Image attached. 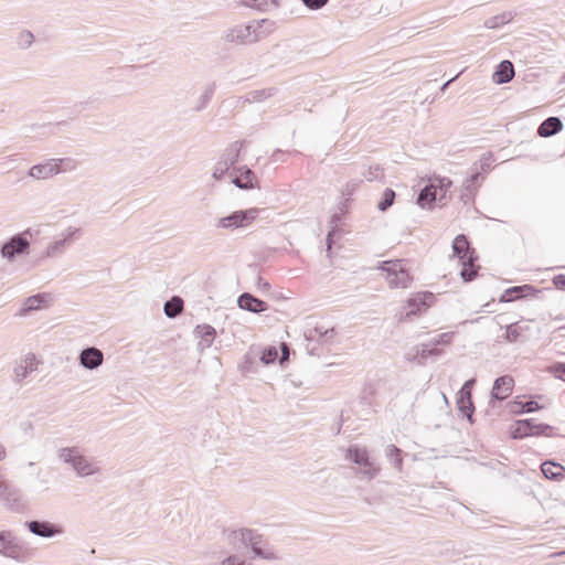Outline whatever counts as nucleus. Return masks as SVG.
<instances>
[{
    "label": "nucleus",
    "instance_id": "bb28decb",
    "mask_svg": "<svg viewBox=\"0 0 565 565\" xmlns=\"http://www.w3.org/2000/svg\"><path fill=\"white\" fill-rule=\"evenodd\" d=\"M431 183L426 185L419 193L417 203L422 207H430L431 203L438 201L437 190Z\"/></svg>",
    "mask_w": 565,
    "mask_h": 565
},
{
    "label": "nucleus",
    "instance_id": "f8f14e48",
    "mask_svg": "<svg viewBox=\"0 0 565 565\" xmlns=\"http://www.w3.org/2000/svg\"><path fill=\"white\" fill-rule=\"evenodd\" d=\"M552 427L545 424H535L532 419L516 420L511 427V436L513 438H523L532 435L544 434L548 436Z\"/></svg>",
    "mask_w": 565,
    "mask_h": 565
},
{
    "label": "nucleus",
    "instance_id": "603ef678",
    "mask_svg": "<svg viewBox=\"0 0 565 565\" xmlns=\"http://www.w3.org/2000/svg\"><path fill=\"white\" fill-rule=\"evenodd\" d=\"M479 178V172L476 171L475 173H472L466 181H465V186L467 190L470 191V188L477 182Z\"/></svg>",
    "mask_w": 565,
    "mask_h": 565
},
{
    "label": "nucleus",
    "instance_id": "5701e85b",
    "mask_svg": "<svg viewBox=\"0 0 565 565\" xmlns=\"http://www.w3.org/2000/svg\"><path fill=\"white\" fill-rule=\"evenodd\" d=\"M194 332L200 339L198 345L201 350L210 348L216 334L215 329L210 324L198 326Z\"/></svg>",
    "mask_w": 565,
    "mask_h": 565
},
{
    "label": "nucleus",
    "instance_id": "6e6d98bb",
    "mask_svg": "<svg viewBox=\"0 0 565 565\" xmlns=\"http://www.w3.org/2000/svg\"><path fill=\"white\" fill-rule=\"evenodd\" d=\"M7 451L2 444H0V461H2L6 458Z\"/></svg>",
    "mask_w": 565,
    "mask_h": 565
},
{
    "label": "nucleus",
    "instance_id": "c756f323",
    "mask_svg": "<svg viewBox=\"0 0 565 565\" xmlns=\"http://www.w3.org/2000/svg\"><path fill=\"white\" fill-rule=\"evenodd\" d=\"M164 315L168 318H175L183 310V300L180 297H172L164 303Z\"/></svg>",
    "mask_w": 565,
    "mask_h": 565
},
{
    "label": "nucleus",
    "instance_id": "c85d7f7f",
    "mask_svg": "<svg viewBox=\"0 0 565 565\" xmlns=\"http://www.w3.org/2000/svg\"><path fill=\"white\" fill-rule=\"evenodd\" d=\"M385 457L391 461L393 468L398 472L403 469V458L401 456V449L394 445H388L384 450Z\"/></svg>",
    "mask_w": 565,
    "mask_h": 565
},
{
    "label": "nucleus",
    "instance_id": "c03bdc74",
    "mask_svg": "<svg viewBox=\"0 0 565 565\" xmlns=\"http://www.w3.org/2000/svg\"><path fill=\"white\" fill-rule=\"evenodd\" d=\"M364 178L367 180V181H373V180H377L380 178L383 177V170L380 168V166H373V167H370L365 172H364Z\"/></svg>",
    "mask_w": 565,
    "mask_h": 565
},
{
    "label": "nucleus",
    "instance_id": "864d4df0",
    "mask_svg": "<svg viewBox=\"0 0 565 565\" xmlns=\"http://www.w3.org/2000/svg\"><path fill=\"white\" fill-rule=\"evenodd\" d=\"M553 282L558 288L565 287V275L555 276Z\"/></svg>",
    "mask_w": 565,
    "mask_h": 565
},
{
    "label": "nucleus",
    "instance_id": "7c9ffc66",
    "mask_svg": "<svg viewBox=\"0 0 565 565\" xmlns=\"http://www.w3.org/2000/svg\"><path fill=\"white\" fill-rule=\"evenodd\" d=\"M47 301H49L47 295L43 294V295L31 296L24 301L23 312L39 310V309L45 307Z\"/></svg>",
    "mask_w": 565,
    "mask_h": 565
},
{
    "label": "nucleus",
    "instance_id": "72a5a7b5",
    "mask_svg": "<svg viewBox=\"0 0 565 565\" xmlns=\"http://www.w3.org/2000/svg\"><path fill=\"white\" fill-rule=\"evenodd\" d=\"M542 408V406L539 405L537 402L535 401H529V402H519V401H514L512 404H511V411L513 413H531V412H534V411H537Z\"/></svg>",
    "mask_w": 565,
    "mask_h": 565
},
{
    "label": "nucleus",
    "instance_id": "aec40b11",
    "mask_svg": "<svg viewBox=\"0 0 565 565\" xmlns=\"http://www.w3.org/2000/svg\"><path fill=\"white\" fill-rule=\"evenodd\" d=\"M232 182L239 189H253L255 186V173L245 167L238 168L231 173Z\"/></svg>",
    "mask_w": 565,
    "mask_h": 565
},
{
    "label": "nucleus",
    "instance_id": "393cba45",
    "mask_svg": "<svg viewBox=\"0 0 565 565\" xmlns=\"http://www.w3.org/2000/svg\"><path fill=\"white\" fill-rule=\"evenodd\" d=\"M562 128L563 124L559 118L550 117L541 124L537 132L542 137H550L561 131Z\"/></svg>",
    "mask_w": 565,
    "mask_h": 565
},
{
    "label": "nucleus",
    "instance_id": "2eb2a0df",
    "mask_svg": "<svg viewBox=\"0 0 565 565\" xmlns=\"http://www.w3.org/2000/svg\"><path fill=\"white\" fill-rule=\"evenodd\" d=\"M227 42L236 44H249L255 42V36L250 33V26L247 24H237L226 31Z\"/></svg>",
    "mask_w": 565,
    "mask_h": 565
},
{
    "label": "nucleus",
    "instance_id": "9b49d317",
    "mask_svg": "<svg viewBox=\"0 0 565 565\" xmlns=\"http://www.w3.org/2000/svg\"><path fill=\"white\" fill-rule=\"evenodd\" d=\"M0 555L12 559H21L23 544L11 531H0Z\"/></svg>",
    "mask_w": 565,
    "mask_h": 565
},
{
    "label": "nucleus",
    "instance_id": "de8ad7c7",
    "mask_svg": "<svg viewBox=\"0 0 565 565\" xmlns=\"http://www.w3.org/2000/svg\"><path fill=\"white\" fill-rule=\"evenodd\" d=\"M230 170V167L226 163H223L221 160H218L215 163L214 170H213V178L215 180L222 179L225 173Z\"/></svg>",
    "mask_w": 565,
    "mask_h": 565
},
{
    "label": "nucleus",
    "instance_id": "a878e982",
    "mask_svg": "<svg viewBox=\"0 0 565 565\" xmlns=\"http://www.w3.org/2000/svg\"><path fill=\"white\" fill-rule=\"evenodd\" d=\"M241 147L242 146L239 142H233L228 145L224 149L218 160H221L223 163H226L231 168L239 158Z\"/></svg>",
    "mask_w": 565,
    "mask_h": 565
},
{
    "label": "nucleus",
    "instance_id": "ddd939ff",
    "mask_svg": "<svg viewBox=\"0 0 565 565\" xmlns=\"http://www.w3.org/2000/svg\"><path fill=\"white\" fill-rule=\"evenodd\" d=\"M26 527L32 534L42 539L62 536L65 532L62 525L49 521H30L26 522Z\"/></svg>",
    "mask_w": 565,
    "mask_h": 565
},
{
    "label": "nucleus",
    "instance_id": "423d86ee",
    "mask_svg": "<svg viewBox=\"0 0 565 565\" xmlns=\"http://www.w3.org/2000/svg\"><path fill=\"white\" fill-rule=\"evenodd\" d=\"M452 253L462 265V270L460 273L462 279L466 281L472 280L476 276V271L472 269L475 252L470 249L469 242L465 235L460 234L455 237L452 242Z\"/></svg>",
    "mask_w": 565,
    "mask_h": 565
},
{
    "label": "nucleus",
    "instance_id": "49530a36",
    "mask_svg": "<svg viewBox=\"0 0 565 565\" xmlns=\"http://www.w3.org/2000/svg\"><path fill=\"white\" fill-rule=\"evenodd\" d=\"M493 162H494V157L491 152L483 153L479 160L480 170H482V171L489 170Z\"/></svg>",
    "mask_w": 565,
    "mask_h": 565
},
{
    "label": "nucleus",
    "instance_id": "412c9836",
    "mask_svg": "<svg viewBox=\"0 0 565 565\" xmlns=\"http://www.w3.org/2000/svg\"><path fill=\"white\" fill-rule=\"evenodd\" d=\"M248 26H250V33L257 42L270 35L276 29V23L269 19H262L249 22Z\"/></svg>",
    "mask_w": 565,
    "mask_h": 565
},
{
    "label": "nucleus",
    "instance_id": "052dcab7",
    "mask_svg": "<svg viewBox=\"0 0 565 565\" xmlns=\"http://www.w3.org/2000/svg\"><path fill=\"white\" fill-rule=\"evenodd\" d=\"M456 77L451 78L450 81H448L447 83H445V85L443 86V89L446 88V86H448L449 83H451L452 81H455Z\"/></svg>",
    "mask_w": 565,
    "mask_h": 565
},
{
    "label": "nucleus",
    "instance_id": "37998d69",
    "mask_svg": "<svg viewBox=\"0 0 565 565\" xmlns=\"http://www.w3.org/2000/svg\"><path fill=\"white\" fill-rule=\"evenodd\" d=\"M277 356H278L277 349L275 347H268L263 351L260 361L264 364H270L277 359Z\"/></svg>",
    "mask_w": 565,
    "mask_h": 565
},
{
    "label": "nucleus",
    "instance_id": "680f3d73",
    "mask_svg": "<svg viewBox=\"0 0 565 565\" xmlns=\"http://www.w3.org/2000/svg\"><path fill=\"white\" fill-rule=\"evenodd\" d=\"M563 554H565V552Z\"/></svg>",
    "mask_w": 565,
    "mask_h": 565
},
{
    "label": "nucleus",
    "instance_id": "0eeeda50",
    "mask_svg": "<svg viewBox=\"0 0 565 565\" xmlns=\"http://www.w3.org/2000/svg\"><path fill=\"white\" fill-rule=\"evenodd\" d=\"M345 459L359 465L361 473L367 480L374 479L380 473V467L370 458V452L365 447L352 445L348 448Z\"/></svg>",
    "mask_w": 565,
    "mask_h": 565
},
{
    "label": "nucleus",
    "instance_id": "f03ea898",
    "mask_svg": "<svg viewBox=\"0 0 565 565\" xmlns=\"http://www.w3.org/2000/svg\"><path fill=\"white\" fill-rule=\"evenodd\" d=\"M57 458L61 462L70 466L79 478L97 476L102 472L99 461L94 457L85 456L77 446L60 448L57 450Z\"/></svg>",
    "mask_w": 565,
    "mask_h": 565
},
{
    "label": "nucleus",
    "instance_id": "3c124183",
    "mask_svg": "<svg viewBox=\"0 0 565 565\" xmlns=\"http://www.w3.org/2000/svg\"><path fill=\"white\" fill-rule=\"evenodd\" d=\"M310 10H319L324 7L329 0H301Z\"/></svg>",
    "mask_w": 565,
    "mask_h": 565
},
{
    "label": "nucleus",
    "instance_id": "13d9d810",
    "mask_svg": "<svg viewBox=\"0 0 565 565\" xmlns=\"http://www.w3.org/2000/svg\"><path fill=\"white\" fill-rule=\"evenodd\" d=\"M355 185H356L355 183H352V184L348 183L347 184V191L349 192V191L353 190Z\"/></svg>",
    "mask_w": 565,
    "mask_h": 565
},
{
    "label": "nucleus",
    "instance_id": "7ed1b4c3",
    "mask_svg": "<svg viewBox=\"0 0 565 565\" xmlns=\"http://www.w3.org/2000/svg\"><path fill=\"white\" fill-rule=\"evenodd\" d=\"M377 269L381 270L383 278L392 289H406L412 285L413 276L407 262L404 259L381 262Z\"/></svg>",
    "mask_w": 565,
    "mask_h": 565
},
{
    "label": "nucleus",
    "instance_id": "6ab92c4d",
    "mask_svg": "<svg viewBox=\"0 0 565 565\" xmlns=\"http://www.w3.org/2000/svg\"><path fill=\"white\" fill-rule=\"evenodd\" d=\"M475 384V380H468L461 390L459 391V396L457 399L458 407L460 412L466 415L468 418H471L473 412V405L471 402V390Z\"/></svg>",
    "mask_w": 565,
    "mask_h": 565
},
{
    "label": "nucleus",
    "instance_id": "a19ab883",
    "mask_svg": "<svg viewBox=\"0 0 565 565\" xmlns=\"http://www.w3.org/2000/svg\"><path fill=\"white\" fill-rule=\"evenodd\" d=\"M439 354V351L431 345V342L429 344H422L420 347L416 348V358L417 355H420L422 359H425L429 355H437Z\"/></svg>",
    "mask_w": 565,
    "mask_h": 565
},
{
    "label": "nucleus",
    "instance_id": "4468645a",
    "mask_svg": "<svg viewBox=\"0 0 565 565\" xmlns=\"http://www.w3.org/2000/svg\"><path fill=\"white\" fill-rule=\"evenodd\" d=\"M63 159H50L43 163L35 164L30 168L29 175L36 180H45L60 173V164Z\"/></svg>",
    "mask_w": 565,
    "mask_h": 565
},
{
    "label": "nucleus",
    "instance_id": "09e8293b",
    "mask_svg": "<svg viewBox=\"0 0 565 565\" xmlns=\"http://www.w3.org/2000/svg\"><path fill=\"white\" fill-rule=\"evenodd\" d=\"M220 565H245V561L238 555L231 554L224 557Z\"/></svg>",
    "mask_w": 565,
    "mask_h": 565
},
{
    "label": "nucleus",
    "instance_id": "58836bf2",
    "mask_svg": "<svg viewBox=\"0 0 565 565\" xmlns=\"http://www.w3.org/2000/svg\"><path fill=\"white\" fill-rule=\"evenodd\" d=\"M511 19H512L511 13H503V14L495 15V17H492V18L486 20L484 25L488 29H495L500 25H503V24L510 22Z\"/></svg>",
    "mask_w": 565,
    "mask_h": 565
},
{
    "label": "nucleus",
    "instance_id": "4c0bfd02",
    "mask_svg": "<svg viewBox=\"0 0 565 565\" xmlns=\"http://www.w3.org/2000/svg\"><path fill=\"white\" fill-rule=\"evenodd\" d=\"M532 290H533V287L530 285L512 287L505 291L504 298L507 297V301H511V300L522 297L523 292L527 294Z\"/></svg>",
    "mask_w": 565,
    "mask_h": 565
},
{
    "label": "nucleus",
    "instance_id": "4be33fe9",
    "mask_svg": "<svg viewBox=\"0 0 565 565\" xmlns=\"http://www.w3.org/2000/svg\"><path fill=\"white\" fill-rule=\"evenodd\" d=\"M237 305L241 309L255 313L267 310V303L265 301L254 297L248 292H245L238 297Z\"/></svg>",
    "mask_w": 565,
    "mask_h": 565
},
{
    "label": "nucleus",
    "instance_id": "9d476101",
    "mask_svg": "<svg viewBox=\"0 0 565 565\" xmlns=\"http://www.w3.org/2000/svg\"><path fill=\"white\" fill-rule=\"evenodd\" d=\"M433 301L434 295L431 292L425 291L412 295L404 306V312L401 313L399 320L403 321L424 312L433 305Z\"/></svg>",
    "mask_w": 565,
    "mask_h": 565
},
{
    "label": "nucleus",
    "instance_id": "bf43d9fd",
    "mask_svg": "<svg viewBox=\"0 0 565 565\" xmlns=\"http://www.w3.org/2000/svg\"><path fill=\"white\" fill-rule=\"evenodd\" d=\"M330 237H331V233H329V235H328V249L331 248V238Z\"/></svg>",
    "mask_w": 565,
    "mask_h": 565
},
{
    "label": "nucleus",
    "instance_id": "a211bd4d",
    "mask_svg": "<svg viewBox=\"0 0 565 565\" xmlns=\"http://www.w3.org/2000/svg\"><path fill=\"white\" fill-rule=\"evenodd\" d=\"M514 386V380L510 375H503L498 377L494 383L491 391L492 398H495L498 401H503L508 398L513 391Z\"/></svg>",
    "mask_w": 565,
    "mask_h": 565
},
{
    "label": "nucleus",
    "instance_id": "4d7b16f0",
    "mask_svg": "<svg viewBox=\"0 0 565 565\" xmlns=\"http://www.w3.org/2000/svg\"><path fill=\"white\" fill-rule=\"evenodd\" d=\"M211 96H212V90H211V89H207V90L204 93V95H203L204 100H205V102H206V100H209V99L211 98Z\"/></svg>",
    "mask_w": 565,
    "mask_h": 565
},
{
    "label": "nucleus",
    "instance_id": "39448f33",
    "mask_svg": "<svg viewBox=\"0 0 565 565\" xmlns=\"http://www.w3.org/2000/svg\"><path fill=\"white\" fill-rule=\"evenodd\" d=\"M81 235L82 230L79 227L74 225L67 226L47 242L42 252V258L53 259L62 256Z\"/></svg>",
    "mask_w": 565,
    "mask_h": 565
},
{
    "label": "nucleus",
    "instance_id": "f257e3e1",
    "mask_svg": "<svg viewBox=\"0 0 565 565\" xmlns=\"http://www.w3.org/2000/svg\"><path fill=\"white\" fill-rule=\"evenodd\" d=\"M224 535L226 542L234 548H239L241 546L249 548V558L253 561L271 562L279 558L276 551L254 530L246 527L232 529L225 531Z\"/></svg>",
    "mask_w": 565,
    "mask_h": 565
},
{
    "label": "nucleus",
    "instance_id": "dca6fc26",
    "mask_svg": "<svg viewBox=\"0 0 565 565\" xmlns=\"http://www.w3.org/2000/svg\"><path fill=\"white\" fill-rule=\"evenodd\" d=\"M78 361L86 370H96L104 362V353L95 347L86 348L81 351Z\"/></svg>",
    "mask_w": 565,
    "mask_h": 565
},
{
    "label": "nucleus",
    "instance_id": "e433bc0d",
    "mask_svg": "<svg viewBox=\"0 0 565 565\" xmlns=\"http://www.w3.org/2000/svg\"><path fill=\"white\" fill-rule=\"evenodd\" d=\"M241 6L256 9L266 10L269 6H276L275 0H236Z\"/></svg>",
    "mask_w": 565,
    "mask_h": 565
},
{
    "label": "nucleus",
    "instance_id": "5fc2aeb1",
    "mask_svg": "<svg viewBox=\"0 0 565 565\" xmlns=\"http://www.w3.org/2000/svg\"><path fill=\"white\" fill-rule=\"evenodd\" d=\"M281 349H282V359H281V361H284V360L288 359L289 352H288V348H287L286 344H282Z\"/></svg>",
    "mask_w": 565,
    "mask_h": 565
},
{
    "label": "nucleus",
    "instance_id": "a18cd8bd",
    "mask_svg": "<svg viewBox=\"0 0 565 565\" xmlns=\"http://www.w3.org/2000/svg\"><path fill=\"white\" fill-rule=\"evenodd\" d=\"M455 335L454 332H444L440 333L437 338L431 340V345L437 347L439 344H449Z\"/></svg>",
    "mask_w": 565,
    "mask_h": 565
},
{
    "label": "nucleus",
    "instance_id": "c9c22d12",
    "mask_svg": "<svg viewBox=\"0 0 565 565\" xmlns=\"http://www.w3.org/2000/svg\"><path fill=\"white\" fill-rule=\"evenodd\" d=\"M34 42V35L29 30L20 31L15 36V44L21 50L29 49Z\"/></svg>",
    "mask_w": 565,
    "mask_h": 565
},
{
    "label": "nucleus",
    "instance_id": "8fccbe9b",
    "mask_svg": "<svg viewBox=\"0 0 565 565\" xmlns=\"http://www.w3.org/2000/svg\"><path fill=\"white\" fill-rule=\"evenodd\" d=\"M550 372L556 377L565 382V364L558 363L550 367Z\"/></svg>",
    "mask_w": 565,
    "mask_h": 565
},
{
    "label": "nucleus",
    "instance_id": "f3484780",
    "mask_svg": "<svg viewBox=\"0 0 565 565\" xmlns=\"http://www.w3.org/2000/svg\"><path fill=\"white\" fill-rule=\"evenodd\" d=\"M3 504L11 511L22 512L26 508V502L20 490L9 487L0 497Z\"/></svg>",
    "mask_w": 565,
    "mask_h": 565
},
{
    "label": "nucleus",
    "instance_id": "20e7f679",
    "mask_svg": "<svg viewBox=\"0 0 565 565\" xmlns=\"http://www.w3.org/2000/svg\"><path fill=\"white\" fill-rule=\"evenodd\" d=\"M260 209L249 207L246 210H236L228 215L218 217L215 221V228L223 232H234L236 230H246L257 220Z\"/></svg>",
    "mask_w": 565,
    "mask_h": 565
},
{
    "label": "nucleus",
    "instance_id": "b1692460",
    "mask_svg": "<svg viewBox=\"0 0 565 565\" xmlns=\"http://www.w3.org/2000/svg\"><path fill=\"white\" fill-rule=\"evenodd\" d=\"M514 76L513 64L510 61H502L497 71L493 73V82L497 84H505Z\"/></svg>",
    "mask_w": 565,
    "mask_h": 565
},
{
    "label": "nucleus",
    "instance_id": "473e14b6",
    "mask_svg": "<svg viewBox=\"0 0 565 565\" xmlns=\"http://www.w3.org/2000/svg\"><path fill=\"white\" fill-rule=\"evenodd\" d=\"M542 473L548 479H556L564 472V467L551 461L543 462L541 466Z\"/></svg>",
    "mask_w": 565,
    "mask_h": 565
},
{
    "label": "nucleus",
    "instance_id": "6e6552de",
    "mask_svg": "<svg viewBox=\"0 0 565 565\" xmlns=\"http://www.w3.org/2000/svg\"><path fill=\"white\" fill-rule=\"evenodd\" d=\"M31 237L32 233L30 228L20 234L13 235L8 242L2 244L0 248L2 258L8 262H13L17 256L28 254Z\"/></svg>",
    "mask_w": 565,
    "mask_h": 565
},
{
    "label": "nucleus",
    "instance_id": "ea45409f",
    "mask_svg": "<svg viewBox=\"0 0 565 565\" xmlns=\"http://www.w3.org/2000/svg\"><path fill=\"white\" fill-rule=\"evenodd\" d=\"M394 199H395V192L391 189H386L383 192L382 199L377 204L379 210L382 212L386 211L393 204Z\"/></svg>",
    "mask_w": 565,
    "mask_h": 565
},
{
    "label": "nucleus",
    "instance_id": "79ce46f5",
    "mask_svg": "<svg viewBox=\"0 0 565 565\" xmlns=\"http://www.w3.org/2000/svg\"><path fill=\"white\" fill-rule=\"evenodd\" d=\"M521 331H522V329L518 323L510 324L507 328L505 339L509 342H515L520 338Z\"/></svg>",
    "mask_w": 565,
    "mask_h": 565
},
{
    "label": "nucleus",
    "instance_id": "2f4dec72",
    "mask_svg": "<svg viewBox=\"0 0 565 565\" xmlns=\"http://www.w3.org/2000/svg\"><path fill=\"white\" fill-rule=\"evenodd\" d=\"M310 339L321 341L322 343L330 342L334 338L333 328L316 327L309 333Z\"/></svg>",
    "mask_w": 565,
    "mask_h": 565
},
{
    "label": "nucleus",
    "instance_id": "f704fd0d",
    "mask_svg": "<svg viewBox=\"0 0 565 565\" xmlns=\"http://www.w3.org/2000/svg\"><path fill=\"white\" fill-rule=\"evenodd\" d=\"M273 96V88L256 89L245 95V100L248 103H260Z\"/></svg>",
    "mask_w": 565,
    "mask_h": 565
},
{
    "label": "nucleus",
    "instance_id": "1a4fd4ad",
    "mask_svg": "<svg viewBox=\"0 0 565 565\" xmlns=\"http://www.w3.org/2000/svg\"><path fill=\"white\" fill-rule=\"evenodd\" d=\"M41 363V359L33 352L21 355L13 363L12 381L22 384L30 374L38 371Z\"/></svg>",
    "mask_w": 565,
    "mask_h": 565
},
{
    "label": "nucleus",
    "instance_id": "cd10ccee",
    "mask_svg": "<svg viewBox=\"0 0 565 565\" xmlns=\"http://www.w3.org/2000/svg\"><path fill=\"white\" fill-rule=\"evenodd\" d=\"M430 183L437 190L438 201L444 203L448 198V191L452 184L451 180L448 178H434L430 179Z\"/></svg>",
    "mask_w": 565,
    "mask_h": 565
}]
</instances>
